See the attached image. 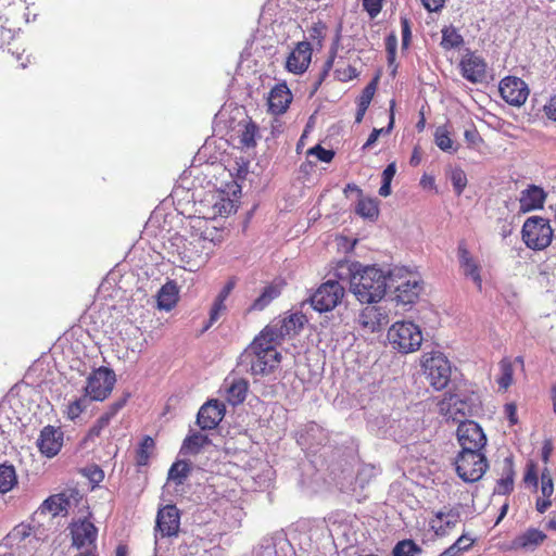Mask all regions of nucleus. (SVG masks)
Returning a JSON list of instances; mask_svg holds the SVG:
<instances>
[{"mask_svg": "<svg viewBox=\"0 0 556 556\" xmlns=\"http://www.w3.org/2000/svg\"><path fill=\"white\" fill-rule=\"evenodd\" d=\"M285 286L283 281L280 282H271L265 286L261 292V294L252 302V304L247 308V313L253 312H262L264 311L275 299H277L282 291Z\"/></svg>", "mask_w": 556, "mask_h": 556, "instance_id": "nucleus-29", "label": "nucleus"}, {"mask_svg": "<svg viewBox=\"0 0 556 556\" xmlns=\"http://www.w3.org/2000/svg\"><path fill=\"white\" fill-rule=\"evenodd\" d=\"M312 45L307 41L299 42L289 54L286 67L290 73L300 75L306 72L312 60Z\"/></svg>", "mask_w": 556, "mask_h": 556, "instance_id": "nucleus-22", "label": "nucleus"}, {"mask_svg": "<svg viewBox=\"0 0 556 556\" xmlns=\"http://www.w3.org/2000/svg\"><path fill=\"white\" fill-rule=\"evenodd\" d=\"M81 495L76 489H68L61 493L53 494L43 501L41 505L42 513H50L52 516L67 514L72 502H77Z\"/></svg>", "mask_w": 556, "mask_h": 556, "instance_id": "nucleus-18", "label": "nucleus"}, {"mask_svg": "<svg viewBox=\"0 0 556 556\" xmlns=\"http://www.w3.org/2000/svg\"><path fill=\"white\" fill-rule=\"evenodd\" d=\"M356 213L365 218H377L379 215L378 202L370 198H361L356 205Z\"/></svg>", "mask_w": 556, "mask_h": 556, "instance_id": "nucleus-40", "label": "nucleus"}, {"mask_svg": "<svg viewBox=\"0 0 556 556\" xmlns=\"http://www.w3.org/2000/svg\"><path fill=\"white\" fill-rule=\"evenodd\" d=\"M451 181L454 191L457 195H460L467 186V176L463 169H454L451 174Z\"/></svg>", "mask_w": 556, "mask_h": 556, "instance_id": "nucleus-49", "label": "nucleus"}, {"mask_svg": "<svg viewBox=\"0 0 556 556\" xmlns=\"http://www.w3.org/2000/svg\"><path fill=\"white\" fill-rule=\"evenodd\" d=\"M382 1L383 0H363V7L371 17H375L382 9Z\"/></svg>", "mask_w": 556, "mask_h": 556, "instance_id": "nucleus-55", "label": "nucleus"}, {"mask_svg": "<svg viewBox=\"0 0 556 556\" xmlns=\"http://www.w3.org/2000/svg\"><path fill=\"white\" fill-rule=\"evenodd\" d=\"M248 388V382L244 379L233 380L227 389V401L231 405L243 403L247 397Z\"/></svg>", "mask_w": 556, "mask_h": 556, "instance_id": "nucleus-34", "label": "nucleus"}, {"mask_svg": "<svg viewBox=\"0 0 556 556\" xmlns=\"http://www.w3.org/2000/svg\"><path fill=\"white\" fill-rule=\"evenodd\" d=\"M21 45L18 42V37L16 33L11 28H8L3 25H0V49L4 52L10 53L13 58H15L16 62H18L21 67L26 66V62L28 61V56L23 58L24 49L20 52Z\"/></svg>", "mask_w": 556, "mask_h": 556, "instance_id": "nucleus-26", "label": "nucleus"}, {"mask_svg": "<svg viewBox=\"0 0 556 556\" xmlns=\"http://www.w3.org/2000/svg\"><path fill=\"white\" fill-rule=\"evenodd\" d=\"M155 448V442L150 435H144L136 450V465L148 466L151 455Z\"/></svg>", "mask_w": 556, "mask_h": 556, "instance_id": "nucleus-36", "label": "nucleus"}, {"mask_svg": "<svg viewBox=\"0 0 556 556\" xmlns=\"http://www.w3.org/2000/svg\"><path fill=\"white\" fill-rule=\"evenodd\" d=\"M72 536V545L77 548L91 547L96 551V541L98 538V529L88 518L73 520L70 526Z\"/></svg>", "mask_w": 556, "mask_h": 556, "instance_id": "nucleus-13", "label": "nucleus"}, {"mask_svg": "<svg viewBox=\"0 0 556 556\" xmlns=\"http://www.w3.org/2000/svg\"><path fill=\"white\" fill-rule=\"evenodd\" d=\"M420 365L427 381L435 391H441L448 386L452 366L448 358L442 352L432 351L424 353Z\"/></svg>", "mask_w": 556, "mask_h": 556, "instance_id": "nucleus-4", "label": "nucleus"}, {"mask_svg": "<svg viewBox=\"0 0 556 556\" xmlns=\"http://www.w3.org/2000/svg\"><path fill=\"white\" fill-rule=\"evenodd\" d=\"M541 494L542 496L536 498L535 508L540 514H543L552 506L554 494V482L547 468L541 472Z\"/></svg>", "mask_w": 556, "mask_h": 556, "instance_id": "nucleus-30", "label": "nucleus"}, {"mask_svg": "<svg viewBox=\"0 0 556 556\" xmlns=\"http://www.w3.org/2000/svg\"><path fill=\"white\" fill-rule=\"evenodd\" d=\"M501 375L496 382L503 390H507L513 383L514 368L509 359L504 358L500 362Z\"/></svg>", "mask_w": 556, "mask_h": 556, "instance_id": "nucleus-42", "label": "nucleus"}, {"mask_svg": "<svg viewBox=\"0 0 556 556\" xmlns=\"http://www.w3.org/2000/svg\"><path fill=\"white\" fill-rule=\"evenodd\" d=\"M344 292L338 281L328 280L311 296V304L319 313L330 312L342 301Z\"/></svg>", "mask_w": 556, "mask_h": 556, "instance_id": "nucleus-9", "label": "nucleus"}, {"mask_svg": "<svg viewBox=\"0 0 556 556\" xmlns=\"http://www.w3.org/2000/svg\"><path fill=\"white\" fill-rule=\"evenodd\" d=\"M389 323V316L379 306H366L358 315L357 324L367 333L380 331Z\"/></svg>", "mask_w": 556, "mask_h": 556, "instance_id": "nucleus-17", "label": "nucleus"}, {"mask_svg": "<svg viewBox=\"0 0 556 556\" xmlns=\"http://www.w3.org/2000/svg\"><path fill=\"white\" fill-rule=\"evenodd\" d=\"M190 473V465L185 460L175 462L168 470V479L176 484H182Z\"/></svg>", "mask_w": 556, "mask_h": 556, "instance_id": "nucleus-41", "label": "nucleus"}, {"mask_svg": "<svg viewBox=\"0 0 556 556\" xmlns=\"http://www.w3.org/2000/svg\"><path fill=\"white\" fill-rule=\"evenodd\" d=\"M394 108H395V100L390 101V121L386 128H374V132H377L378 137L381 134H389L393 129L394 126Z\"/></svg>", "mask_w": 556, "mask_h": 556, "instance_id": "nucleus-61", "label": "nucleus"}, {"mask_svg": "<svg viewBox=\"0 0 556 556\" xmlns=\"http://www.w3.org/2000/svg\"><path fill=\"white\" fill-rule=\"evenodd\" d=\"M180 529V513L175 505L160 508L155 520V538L177 536Z\"/></svg>", "mask_w": 556, "mask_h": 556, "instance_id": "nucleus-12", "label": "nucleus"}, {"mask_svg": "<svg viewBox=\"0 0 556 556\" xmlns=\"http://www.w3.org/2000/svg\"><path fill=\"white\" fill-rule=\"evenodd\" d=\"M504 414L506 418L508 419L509 426H515L518 424V416H517V405L516 403H506L504 405Z\"/></svg>", "mask_w": 556, "mask_h": 556, "instance_id": "nucleus-57", "label": "nucleus"}, {"mask_svg": "<svg viewBox=\"0 0 556 556\" xmlns=\"http://www.w3.org/2000/svg\"><path fill=\"white\" fill-rule=\"evenodd\" d=\"M115 382V372L111 368L101 366L87 378L85 393L92 401H104L111 394Z\"/></svg>", "mask_w": 556, "mask_h": 556, "instance_id": "nucleus-7", "label": "nucleus"}, {"mask_svg": "<svg viewBox=\"0 0 556 556\" xmlns=\"http://www.w3.org/2000/svg\"><path fill=\"white\" fill-rule=\"evenodd\" d=\"M422 548L410 539L399 541L392 549V556H418Z\"/></svg>", "mask_w": 556, "mask_h": 556, "instance_id": "nucleus-39", "label": "nucleus"}, {"mask_svg": "<svg viewBox=\"0 0 556 556\" xmlns=\"http://www.w3.org/2000/svg\"><path fill=\"white\" fill-rule=\"evenodd\" d=\"M475 543V540L463 534L452 545L459 552V555L469 551Z\"/></svg>", "mask_w": 556, "mask_h": 556, "instance_id": "nucleus-54", "label": "nucleus"}, {"mask_svg": "<svg viewBox=\"0 0 556 556\" xmlns=\"http://www.w3.org/2000/svg\"><path fill=\"white\" fill-rule=\"evenodd\" d=\"M110 421L106 417L102 415L97 419L96 424L89 429L86 439L93 440L94 438L100 437L102 430L108 427Z\"/></svg>", "mask_w": 556, "mask_h": 556, "instance_id": "nucleus-52", "label": "nucleus"}, {"mask_svg": "<svg viewBox=\"0 0 556 556\" xmlns=\"http://www.w3.org/2000/svg\"><path fill=\"white\" fill-rule=\"evenodd\" d=\"M543 111L548 119L556 122V94L549 98Z\"/></svg>", "mask_w": 556, "mask_h": 556, "instance_id": "nucleus-63", "label": "nucleus"}, {"mask_svg": "<svg viewBox=\"0 0 556 556\" xmlns=\"http://www.w3.org/2000/svg\"><path fill=\"white\" fill-rule=\"evenodd\" d=\"M422 5L429 12H438L444 7L445 0H421Z\"/></svg>", "mask_w": 556, "mask_h": 556, "instance_id": "nucleus-64", "label": "nucleus"}, {"mask_svg": "<svg viewBox=\"0 0 556 556\" xmlns=\"http://www.w3.org/2000/svg\"><path fill=\"white\" fill-rule=\"evenodd\" d=\"M339 38L340 36L338 35L334 42L332 43L330 50H329V55L324 64V68H323V73L320 75V80H319V84L325 79V77L328 75L329 71L332 68L333 66V63H334V60L337 58V53H338V45H339Z\"/></svg>", "mask_w": 556, "mask_h": 556, "instance_id": "nucleus-50", "label": "nucleus"}, {"mask_svg": "<svg viewBox=\"0 0 556 556\" xmlns=\"http://www.w3.org/2000/svg\"><path fill=\"white\" fill-rule=\"evenodd\" d=\"M456 435L462 450L484 452L488 439L478 422L473 420L462 421L457 427Z\"/></svg>", "mask_w": 556, "mask_h": 556, "instance_id": "nucleus-10", "label": "nucleus"}, {"mask_svg": "<svg viewBox=\"0 0 556 556\" xmlns=\"http://www.w3.org/2000/svg\"><path fill=\"white\" fill-rule=\"evenodd\" d=\"M523 481L527 485H532L535 489L538 488V465L533 460L528 462L526 466Z\"/></svg>", "mask_w": 556, "mask_h": 556, "instance_id": "nucleus-51", "label": "nucleus"}, {"mask_svg": "<svg viewBox=\"0 0 556 556\" xmlns=\"http://www.w3.org/2000/svg\"><path fill=\"white\" fill-rule=\"evenodd\" d=\"M465 140L470 147H477L479 143L482 142V138L479 135L476 127H471L469 129H466L464 132Z\"/></svg>", "mask_w": 556, "mask_h": 556, "instance_id": "nucleus-58", "label": "nucleus"}, {"mask_svg": "<svg viewBox=\"0 0 556 556\" xmlns=\"http://www.w3.org/2000/svg\"><path fill=\"white\" fill-rule=\"evenodd\" d=\"M554 239L551 220L542 216L528 217L521 227V240L532 251L546 250Z\"/></svg>", "mask_w": 556, "mask_h": 556, "instance_id": "nucleus-3", "label": "nucleus"}, {"mask_svg": "<svg viewBox=\"0 0 556 556\" xmlns=\"http://www.w3.org/2000/svg\"><path fill=\"white\" fill-rule=\"evenodd\" d=\"M514 463L511 458H505L502 478L497 481L496 492L498 494H509L514 490Z\"/></svg>", "mask_w": 556, "mask_h": 556, "instance_id": "nucleus-32", "label": "nucleus"}, {"mask_svg": "<svg viewBox=\"0 0 556 556\" xmlns=\"http://www.w3.org/2000/svg\"><path fill=\"white\" fill-rule=\"evenodd\" d=\"M439 414L446 420L462 422L470 415V406L458 394L445 392L437 404Z\"/></svg>", "mask_w": 556, "mask_h": 556, "instance_id": "nucleus-11", "label": "nucleus"}, {"mask_svg": "<svg viewBox=\"0 0 556 556\" xmlns=\"http://www.w3.org/2000/svg\"><path fill=\"white\" fill-rule=\"evenodd\" d=\"M307 155H313L320 162L330 163L336 153L331 149H325L320 144H316L307 150Z\"/></svg>", "mask_w": 556, "mask_h": 556, "instance_id": "nucleus-47", "label": "nucleus"}, {"mask_svg": "<svg viewBox=\"0 0 556 556\" xmlns=\"http://www.w3.org/2000/svg\"><path fill=\"white\" fill-rule=\"evenodd\" d=\"M211 443V440L207 435L202 434L200 432H194L182 442L181 452L185 454L197 455L201 452V450Z\"/></svg>", "mask_w": 556, "mask_h": 556, "instance_id": "nucleus-33", "label": "nucleus"}, {"mask_svg": "<svg viewBox=\"0 0 556 556\" xmlns=\"http://www.w3.org/2000/svg\"><path fill=\"white\" fill-rule=\"evenodd\" d=\"M434 142L437 147L447 153H455L458 150V146L451 137L446 126H439L434 131Z\"/></svg>", "mask_w": 556, "mask_h": 556, "instance_id": "nucleus-35", "label": "nucleus"}, {"mask_svg": "<svg viewBox=\"0 0 556 556\" xmlns=\"http://www.w3.org/2000/svg\"><path fill=\"white\" fill-rule=\"evenodd\" d=\"M327 26L324 22L318 21L314 23L308 29L309 38L313 40L317 50H320L324 46V39L326 37Z\"/></svg>", "mask_w": 556, "mask_h": 556, "instance_id": "nucleus-44", "label": "nucleus"}, {"mask_svg": "<svg viewBox=\"0 0 556 556\" xmlns=\"http://www.w3.org/2000/svg\"><path fill=\"white\" fill-rule=\"evenodd\" d=\"M278 341L266 336L262 330L249 344L244 355L250 363L253 376H267L274 372L281 363V353L277 350Z\"/></svg>", "mask_w": 556, "mask_h": 556, "instance_id": "nucleus-2", "label": "nucleus"}, {"mask_svg": "<svg viewBox=\"0 0 556 556\" xmlns=\"http://www.w3.org/2000/svg\"><path fill=\"white\" fill-rule=\"evenodd\" d=\"M454 465L457 476L468 483L479 481L489 468L485 453L471 450H460Z\"/></svg>", "mask_w": 556, "mask_h": 556, "instance_id": "nucleus-6", "label": "nucleus"}, {"mask_svg": "<svg viewBox=\"0 0 556 556\" xmlns=\"http://www.w3.org/2000/svg\"><path fill=\"white\" fill-rule=\"evenodd\" d=\"M64 433L60 427L46 426L40 431L37 446L42 455L48 458L58 455L63 446Z\"/></svg>", "mask_w": 556, "mask_h": 556, "instance_id": "nucleus-16", "label": "nucleus"}, {"mask_svg": "<svg viewBox=\"0 0 556 556\" xmlns=\"http://www.w3.org/2000/svg\"><path fill=\"white\" fill-rule=\"evenodd\" d=\"M17 484V476L13 465H0V493L11 491Z\"/></svg>", "mask_w": 556, "mask_h": 556, "instance_id": "nucleus-38", "label": "nucleus"}, {"mask_svg": "<svg viewBox=\"0 0 556 556\" xmlns=\"http://www.w3.org/2000/svg\"><path fill=\"white\" fill-rule=\"evenodd\" d=\"M226 311V301L215 298L210 308L208 323L205 325L204 329L207 330L210 327H212L223 315H225Z\"/></svg>", "mask_w": 556, "mask_h": 556, "instance_id": "nucleus-43", "label": "nucleus"}, {"mask_svg": "<svg viewBox=\"0 0 556 556\" xmlns=\"http://www.w3.org/2000/svg\"><path fill=\"white\" fill-rule=\"evenodd\" d=\"M129 394L124 395L122 399H118L114 403H112L106 412L102 414L103 417H106L109 421L126 405Z\"/></svg>", "mask_w": 556, "mask_h": 556, "instance_id": "nucleus-53", "label": "nucleus"}, {"mask_svg": "<svg viewBox=\"0 0 556 556\" xmlns=\"http://www.w3.org/2000/svg\"><path fill=\"white\" fill-rule=\"evenodd\" d=\"M546 199L545 191L535 185H530L520 192L519 212L528 213L543 207Z\"/></svg>", "mask_w": 556, "mask_h": 556, "instance_id": "nucleus-27", "label": "nucleus"}, {"mask_svg": "<svg viewBox=\"0 0 556 556\" xmlns=\"http://www.w3.org/2000/svg\"><path fill=\"white\" fill-rule=\"evenodd\" d=\"M225 416V405L218 400H210L198 412L197 424L202 430L215 429Z\"/></svg>", "mask_w": 556, "mask_h": 556, "instance_id": "nucleus-19", "label": "nucleus"}, {"mask_svg": "<svg viewBox=\"0 0 556 556\" xmlns=\"http://www.w3.org/2000/svg\"><path fill=\"white\" fill-rule=\"evenodd\" d=\"M462 76L472 83L480 84L488 78V66L484 59L476 52L468 51L459 62Z\"/></svg>", "mask_w": 556, "mask_h": 556, "instance_id": "nucleus-15", "label": "nucleus"}, {"mask_svg": "<svg viewBox=\"0 0 556 556\" xmlns=\"http://www.w3.org/2000/svg\"><path fill=\"white\" fill-rule=\"evenodd\" d=\"M441 47L444 50L457 49L464 45V38L454 26H445L442 29Z\"/></svg>", "mask_w": 556, "mask_h": 556, "instance_id": "nucleus-37", "label": "nucleus"}, {"mask_svg": "<svg viewBox=\"0 0 556 556\" xmlns=\"http://www.w3.org/2000/svg\"><path fill=\"white\" fill-rule=\"evenodd\" d=\"M293 96L286 83L277 84L269 92L267 104L268 112L274 115H281L287 112L292 102Z\"/></svg>", "mask_w": 556, "mask_h": 556, "instance_id": "nucleus-24", "label": "nucleus"}, {"mask_svg": "<svg viewBox=\"0 0 556 556\" xmlns=\"http://www.w3.org/2000/svg\"><path fill=\"white\" fill-rule=\"evenodd\" d=\"M546 538L547 536L543 531L536 528H529L511 541V549L533 552L546 540Z\"/></svg>", "mask_w": 556, "mask_h": 556, "instance_id": "nucleus-28", "label": "nucleus"}, {"mask_svg": "<svg viewBox=\"0 0 556 556\" xmlns=\"http://www.w3.org/2000/svg\"><path fill=\"white\" fill-rule=\"evenodd\" d=\"M377 88V78H375L372 81H370L362 91L358 100H357V106H363L365 109H368L370 105V102L375 96Z\"/></svg>", "mask_w": 556, "mask_h": 556, "instance_id": "nucleus-48", "label": "nucleus"}, {"mask_svg": "<svg viewBox=\"0 0 556 556\" xmlns=\"http://www.w3.org/2000/svg\"><path fill=\"white\" fill-rule=\"evenodd\" d=\"M460 521V513L457 508L444 507L437 511L429 521L430 529L437 536H446Z\"/></svg>", "mask_w": 556, "mask_h": 556, "instance_id": "nucleus-20", "label": "nucleus"}, {"mask_svg": "<svg viewBox=\"0 0 556 556\" xmlns=\"http://www.w3.org/2000/svg\"><path fill=\"white\" fill-rule=\"evenodd\" d=\"M86 476L94 484H99L104 479L103 470L99 466H97V465L87 468L86 469Z\"/></svg>", "mask_w": 556, "mask_h": 556, "instance_id": "nucleus-56", "label": "nucleus"}, {"mask_svg": "<svg viewBox=\"0 0 556 556\" xmlns=\"http://www.w3.org/2000/svg\"><path fill=\"white\" fill-rule=\"evenodd\" d=\"M401 27H402V43L403 47H407L409 45L412 33H410V24L407 17L401 18Z\"/></svg>", "mask_w": 556, "mask_h": 556, "instance_id": "nucleus-60", "label": "nucleus"}, {"mask_svg": "<svg viewBox=\"0 0 556 556\" xmlns=\"http://www.w3.org/2000/svg\"><path fill=\"white\" fill-rule=\"evenodd\" d=\"M178 301V290L174 282H167L157 293V306L161 309L170 311Z\"/></svg>", "mask_w": 556, "mask_h": 556, "instance_id": "nucleus-31", "label": "nucleus"}, {"mask_svg": "<svg viewBox=\"0 0 556 556\" xmlns=\"http://www.w3.org/2000/svg\"><path fill=\"white\" fill-rule=\"evenodd\" d=\"M258 131L257 125L250 121L244 125V129L241 134V143H243L245 147H254L256 144L255 142V136Z\"/></svg>", "mask_w": 556, "mask_h": 556, "instance_id": "nucleus-46", "label": "nucleus"}, {"mask_svg": "<svg viewBox=\"0 0 556 556\" xmlns=\"http://www.w3.org/2000/svg\"><path fill=\"white\" fill-rule=\"evenodd\" d=\"M349 270L351 273L350 289L361 303H376L386 295L388 276L382 269L353 264Z\"/></svg>", "mask_w": 556, "mask_h": 556, "instance_id": "nucleus-1", "label": "nucleus"}, {"mask_svg": "<svg viewBox=\"0 0 556 556\" xmlns=\"http://www.w3.org/2000/svg\"><path fill=\"white\" fill-rule=\"evenodd\" d=\"M388 340L393 349L407 354L419 350L422 333L412 321H396L388 330Z\"/></svg>", "mask_w": 556, "mask_h": 556, "instance_id": "nucleus-5", "label": "nucleus"}, {"mask_svg": "<svg viewBox=\"0 0 556 556\" xmlns=\"http://www.w3.org/2000/svg\"><path fill=\"white\" fill-rule=\"evenodd\" d=\"M236 283H237V279L235 277H230L227 280V282L225 283V286L223 287V289L219 291V293L217 294L216 298L226 301L228 299V296L230 295V293L232 292V290L235 289Z\"/></svg>", "mask_w": 556, "mask_h": 556, "instance_id": "nucleus-62", "label": "nucleus"}, {"mask_svg": "<svg viewBox=\"0 0 556 556\" xmlns=\"http://www.w3.org/2000/svg\"><path fill=\"white\" fill-rule=\"evenodd\" d=\"M457 255L463 274L472 279L479 289L482 287L481 266L477 258L469 252L467 244L460 241L457 247Z\"/></svg>", "mask_w": 556, "mask_h": 556, "instance_id": "nucleus-23", "label": "nucleus"}, {"mask_svg": "<svg viewBox=\"0 0 556 556\" xmlns=\"http://www.w3.org/2000/svg\"><path fill=\"white\" fill-rule=\"evenodd\" d=\"M192 230L195 231L198 241L203 242V249L207 248L205 243H211L213 247L222 244L228 236L225 228L215 227L207 219H198L192 225Z\"/></svg>", "mask_w": 556, "mask_h": 556, "instance_id": "nucleus-21", "label": "nucleus"}, {"mask_svg": "<svg viewBox=\"0 0 556 556\" xmlns=\"http://www.w3.org/2000/svg\"><path fill=\"white\" fill-rule=\"evenodd\" d=\"M306 321L307 318L303 313H291L283 318L273 320L263 328V331L280 343L286 337L299 334Z\"/></svg>", "mask_w": 556, "mask_h": 556, "instance_id": "nucleus-8", "label": "nucleus"}, {"mask_svg": "<svg viewBox=\"0 0 556 556\" xmlns=\"http://www.w3.org/2000/svg\"><path fill=\"white\" fill-rule=\"evenodd\" d=\"M421 290V281L415 276H409L395 288L394 300L396 304L412 305L418 300Z\"/></svg>", "mask_w": 556, "mask_h": 556, "instance_id": "nucleus-25", "label": "nucleus"}, {"mask_svg": "<svg viewBox=\"0 0 556 556\" xmlns=\"http://www.w3.org/2000/svg\"><path fill=\"white\" fill-rule=\"evenodd\" d=\"M396 37L394 35H390L387 37V40H386V50H387V53H388V61L390 63H392L395 59V53H396Z\"/></svg>", "mask_w": 556, "mask_h": 556, "instance_id": "nucleus-59", "label": "nucleus"}, {"mask_svg": "<svg viewBox=\"0 0 556 556\" xmlns=\"http://www.w3.org/2000/svg\"><path fill=\"white\" fill-rule=\"evenodd\" d=\"M498 90L502 99L513 106H521L530 92L528 85L515 76L504 77L500 81Z\"/></svg>", "mask_w": 556, "mask_h": 556, "instance_id": "nucleus-14", "label": "nucleus"}, {"mask_svg": "<svg viewBox=\"0 0 556 556\" xmlns=\"http://www.w3.org/2000/svg\"><path fill=\"white\" fill-rule=\"evenodd\" d=\"M90 401V397L85 394L70 403L66 410L68 419L74 420L79 417V415L88 407Z\"/></svg>", "mask_w": 556, "mask_h": 556, "instance_id": "nucleus-45", "label": "nucleus"}]
</instances>
